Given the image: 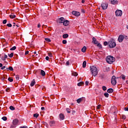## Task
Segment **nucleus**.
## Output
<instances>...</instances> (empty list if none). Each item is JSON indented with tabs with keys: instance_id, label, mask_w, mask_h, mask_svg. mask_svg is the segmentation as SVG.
<instances>
[{
	"instance_id": "obj_55",
	"label": "nucleus",
	"mask_w": 128,
	"mask_h": 128,
	"mask_svg": "<svg viewBox=\"0 0 128 128\" xmlns=\"http://www.w3.org/2000/svg\"><path fill=\"white\" fill-rule=\"evenodd\" d=\"M4 58L5 59V60H6V58H8V56L6 54H4Z\"/></svg>"
},
{
	"instance_id": "obj_34",
	"label": "nucleus",
	"mask_w": 128,
	"mask_h": 128,
	"mask_svg": "<svg viewBox=\"0 0 128 128\" xmlns=\"http://www.w3.org/2000/svg\"><path fill=\"white\" fill-rule=\"evenodd\" d=\"M66 110L68 114H70V109L67 108H66Z\"/></svg>"
},
{
	"instance_id": "obj_50",
	"label": "nucleus",
	"mask_w": 128,
	"mask_h": 128,
	"mask_svg": "<svg viewBox=\"0 0 128 128\" xmlns=\"http://www.w3.org/2000/svg\"><path fill=\"white\" fill-rule=\"evenodd\" d=\"M48 56H50V58H52V53H48Z\"/></svg>"
},
{
	"instance_id": "obj_54",
	"label": "nucleus",
	"mask_w": 128,
	"mask_h": 128,
	"mask_svg": "<svg viewBox=\"0 0 128 128\" xmlns=\"http://www.w3.org/2000/svg\"><path fill=\"white\" fill-rule=\"evenodd\" d=\"M122 120H126V117L124 116H122Z\"/></svg>"
},
{
	"instance_id": "obj_17",
	"label": "nucleus",
	"mask_w": 128,
	"mask_h": 128,
	"mask_svg": "<svg viewBox=\"0 0 128 128\" xmlns=\"http://www.w3.org/2000/svg\"><path fill=\"white\" fill-rule=\"evenodd\" d=\"M36 84V81L34 80V79L30 83V86H34V84Z\"/></svg>"
},
{
	"instance_id": "obj_29",
	"label": "nucleus",
	"mask_w": 128,
	"mask_h": 128,
	"mask_svg": "<svg viewBox=\"0 0 128 128\" xmlns=\"http://www.w3.org/2000/svg\"><path fill=\"white\" fill-rule=\"evenodd\" d=\"M16 49V46H14L13 47H12V48H10V50H15Z\"/></svg>"
},
{
	"instance_id": "obj_59",
	"label": "nucleus",
	"mask_w": 128,
	"mask_h": 128,
	"mask_svg": "<svg viewBox=\"0 0 128 128\" xmlns=\"http://www.w3.org/2000/svg\"><path fill=\"white\" fill-rule=\"evenodd\" d=\"M4 68H6V66H4L3 67H2L1 68V70H4Z\"/></svg>"
},
{
	"instance_id": "obj_25",
	"label": "nucleus",
	"mask_w": 128,
	"mask_h": 128,
	"mask_svg": "<svg viewBox=\"0 0 128 128\" xmlns=\"http://www.w3.org/2000/svg\"><path fill=\"white\" fill-rule=\"evenodd\" d=\"M39 116H40V114H34V118H38Z\"/></svg>"
},
{
	"instance_id": "obj_43",
	"label": "nucleus",
	"mask_w": 128,
	"mask_h": 128,
	"mask_svg": "<svg viewBox=\"0 0 128 128\" xmlns=\"http://www.w3.org/2000/svg\"><path fill=\"white\" fill-rule=\"evenodd\" d=\"M14 26H13V28H14V26H17V28H18V24H16V23H14Z\"/></svg>"
},
{
	"instance_id": "obj_47",
	"label": "nucleus",
	"mask_w": 128,
	"mask_h": 128,
	"mask_svg": "<svg viewBox=\"0 0 128 128\" xmlns=\"http://www.w3.org/2000/svg\"><path fill=\"white\" fill-rule=\"evenodd\" d=\"M6 92H10V88H6Z\"/></svg>"
},
{
	"instance_id": "obj_20",
	"label": "nucleus",
	"mask_w": 128,
	"mask_h": 128,
	"mask_svg": "<svg viewBox=\"0 0 128 128\" xmlns=\"http://www.w3.org/2000/svg\"><path fill=\"white\" fill-rule=\"evenodd\" d=\"M63 38H68V34H64L62 36Z\"/></svg>"
},
{
	"instance_id": "obj_56",
	"label": "nucleus",
	"mask_w": 128,
	"mask_h": 128,
	"mask_svg": "<svg viewBox=\"0 0 128 128\" xmlns=\"http://www.w3.org/2000/svg\"><path fill=\"white\" fill-rule=\"evenodd\" d=\"M26 54H28V51H26L25 52V56H26Z\"/></svg>"
},
{
	"instance_id": "obj_15",
	"label": "nucleus",
	"mask_w": 128,
	"mask_h": 128,
	"mask_svg": "<svg viewBox=\"0 0 128 128\" xmlns=\"http://www.w3.org/2000/svg\"><path fill=\"white\" fill-rule=\"evenodd\" d=\"M60 118L61 120H64V116L62 114H60Z\"/></svg>"
},
{
	"instance_id": "obj_6",
	"label": "nucleus",
	"mask_w": 128,
	"mask_h": 128,
	"mask_svg": "<svg viewBox=\"0 0 128 128\" xmlns=\"http://www.w3.org/2000/svg\"><path fill=\"white\" fill-rule=\"evenodd\" d=\"M102 10H106L108 8V3H103L101 4Z\"/></svg>"
},
{
	"instance_id": "obj_60",
	"label": "nucleus",
	"mask_w": 128,
	"mask_h": 128,
	"mask_svg": "<svg viewBox=\"0 0 128 128\" xmlns=\"http://www.w3.org/2000/svg\"><path fill=\"white\" fill-rule=\"evenodd\" d=\"M42 110H44V107L41 108Z\"/></svg>"
},
{
	"instance_id": "obj_35",
	"label": "nucleus",
	"mask_w": 128,
	"mask_h": 128,
	"mask_svg": "<svg viewBox=\"0 0 128 128\" xmlns=\"http://www.w3.org/2000/svg\"><path fill=\"white\" fill-rule=\"evenodd\" d=\"M2 120H3L6 121V120H7L8 118H6V116H3V117L2 118Z\"/></svg>"
},
{
	"instance_id": "obj_7",
	"label": "nucleus",
	"mask_w": 128,
	"mask_h": 128,
	"mask_svg": "<svg viewBox=\"0 0 128 128\" xmlns=\"http://www.w3.org/2000/svg\"><path fill=\"white\" fill-rule=\"evenodd\" d=\"M124 36L122 35H120L118 38V40L119 42H122L124 39Z\"/></svg>"
},
{
	"instance_id": "obj_52",
	"label": "nucleus",
	"mask_w": 128,
	"mask_h": 128,
	"mask_svg": "<svg viewBox=\"0 0 128 128\" xmlns=\"http://www.w3.org/2000/svg\"><path fill=\"white\" fill-rule=\"evenodd\" d=\"M46 60H50V58L48 56H46Z\"/></svg>"
},
{
	"instance_id": "obj_44",
	"label": "nucleus",
	"mask_w": 128,
	"mask_h": 128,
	"mask_svg": "<svg viewBox=\"0 0 128 128\" xmlns=\"http://www.w3.org/2000/svg\"><path fill=\"white\" fill-rule=\"evenodd\" d=\"M6 22H7L6 20H3L2 24H6Z\"/></svg>"
},
{
	"instance_id": "obj_48",
	"label": "nucleus",
	"mask_w": 128,
	"mask_h": 128,
	"mask_svg": "<svg viewBox=\"0 0 128 128\" xmlns=\"http://www.w3.org/2000/svg\"><path fill=\"white\" fill-rule=\"evenodd\" d=\"M66 66H70V61L68 60L66 62Z\"/></svg>"
},
{
	"instance_id": "obj_49",
	"label": "nucleus",
	"mask_w": 128,
	"mask_h": 128,
	"mask_svg": "<svg viewBox=\"0 0 128 128\" xmlns=\"http://www.w3.org/2000/svg\"><path fill=\"white\" fill-rule=\"evenodd\" d=\"M88 84H90V82H88V81H86L85 82L86 86H88Z\"/></svg>"
},
{
	"instance_id": "obj_5",
	"label": "nucleus",
	"mask_w": 128,
	"mask_h": 128,
	"mask_svg": "<svg viewBox=\"0 0 128 128\" xmlns=\"http://www.w3.org/2000/svg\"><path fill=\"white\" fill-rule=\"evenodd\" d=\"M116 16H122V10H116Z\"/></svg>"
},
{
	"instance_id": "obj_51",
	"label": "nucleus",
	"mask_w": 128,
	"mask_h": 128,
	"mask_svg": "<svg viewBox=\"0 0 128 128\" xmlns=\"http://www.w3.org/2000/svg\"><path fill=\"white\" fill-rule=\"evenodd\" d=\"M100 104H99L97 106V110H100Z\"/></svg>"
},
{
	"instance_id": "obj_41",
	"label": "nucleus",
	"mask_w": 128,
	"mask_h": 128,
	"mask_svg": "<svg viewBox=\"0 0 128 128\" xmlns=\"http://www.w3.org/2000/svg\"><path fill=\"white\" fill-rule=\"evenodd\" d=\"M104 46H108V42H104Z\"/></svg>"
},
{
	"instance_id": "obj_31",
	"label": "nucleus",
	"mask_w": 128,
	"mask_h": 128,
	"mask_svg": "<svg viewBox=\"0 0 128 128\" xmlns=\"http://www.w3.org/2000/svg\"><path fill=\"white\" fill-rule=\"evenodd\" d=\"M104 96H105L106 98H108V96H109L108 93V92H105V93L104 94Z\"/></svg>"
},
{
	"instance_id": "obj_53",
	"label": "nucleus",
	"mask_w": 128,
	"mask_h": 128,
	"mask_svg": "<svg viewBox=\"0 0 128 128\" xmlns=\"http://www.w3.org/2000/svg\"><path fill=\"white\" fill-rule=\"evenodd\" d=\"M1 59L2 60H6L4 59V56H2L1 57Z\"/></svg>"
},
{
	"instance_id": "obj_1",
	"label": "nucleus",
	"mask_w": 128,
	"mask_h": 128,
	"mask_svg": "<svg viewBox=\"0 0 128 128\" xmlns=\"http://www.w3.org/2000/svg\"><path fill=\"white\" fill-rule=\"evenodd\" d=\"M90 70H91V72L92 76H98V68H96V67L94 66H90Z\"/></svg>"
},
{
	"instance_id": "obj_19",
	"label": "nucleus",
	"mask_w": 128,
	"mask_h": 128,
	"mask_svg": "<svg viewBox=\"0 0 128 128\" xmlns=\"http://www.w3.org/2000/svg\"><path fill=\"white\" fill-rule=\"evenodd\" d=\"M86 46H84L82 48V52H86Z\"/></svg>"
},
{
	"instance_id": "obj_36",
	"label": "nucleus",
	"mask_w": 128,
	"mask_h": 128,
	"mask_svg": "<svg viewBox=\"0 0 128 128\" xmlns=\"http://www.w3.org/2000/svg\"><path fill=\"white\" fill-rule=\"evenodd\" d=\"M8 56L10 58H12L14 56V53L12 52L10 54H8Z\"/></svg>"
},
{
	"instance_id": "obj_16",
	"label": "nucleus",
	"mask_w": 128,
	"mask_h": 128,
	"mask_svg": "<svg viewBox=\"0 0 128 128\" xmlns=\"http://www.w3.org/2000/svg\"><path fill=\"white\" fill-rule=\"evenodd\" d=\"M107 92H108V94H112L114 92V90L112 88H110L107 90Z\"/></svg>"
},
{
	"instance_id": "obj_57",
	"label": "nucleus",
	"mask_w": 128,
	"mask_h": 128,
	"mask_svg": "<svg viewBox=\"0 0 128 128\" xmlns=\"http://www.w3.org/2000/svg\"><path fill=\"white\" fill-rule=\"evenodd\" d=\"M20 128H28V126H23L20 127Z\"/></svg>"
},
{
	"instance_id": "obj_62",
	"label": "nucleus",
	"mask_w": 128,
	"mask_h": 128,
	"mask_svg": "<svg viewBox=\"0 0 128 128\" xmlns=\"http://www.w3.org/2000/svg\"><path fill=\"white\" fill-rule=\"evenodd\" d=\"M38 28H40V24H38Z\"/></svg>"
},
{
	"instance_id": "obj_30",
	"label": "nucleus",
	"mask_w": 128,
	"mask_h": 128,
	"mask_svg": "<svg viewBox=\"0 0 128 128\" xmlns=\"http://www.w3.org/2000/svg\"><path fill=\"white\" fill-rule=\"evenodd\" d=\"M120 78H122V80H126V76H124V74L121 75Z\"/></svg>"
},
{
	"instance_id": "obj_42",
	"label": "nucleus",
	"mask_w": 128,
	"mask_h": 128,
	"mask_svg": "<svg viewBox=\"0 0 128 128\" xmlns=\"http://www.w3.org/2000/svg\"><path fill=\"white\" fill-rule=\"evenodd\" d=\"M44 126H46V128H48V123L44 122Z\"/></svg>"
},
{
	"instance_id": "obj_45",
	"label": "nucleus",
	"mask_w": 128,
	"mask_h": 128,
	"mask_svg": "<svg viewBox=\"0 0 128 128\" xmlns=\"http://www.w3.org/2000/svg\"><path fill=\"white\" fill-rule=\"evenodd\" d=\"M67 42H66V40H62V44H66Z\"/></svg>"
},
{
	"instance_id": "obj_37",
	"label": "nucleus",
	"mask_w": 128,
	"mask_h": 128,
	"mask_svg": "<svg viewBox=\"0 0 128 128\" xmlns=\"http://www.w3.org/2000/svg\"><path fill=\"white\" fill-rule=\"evenodd\" d=\"M10 18H16V15L11 14L10 15Z\"/></svg>"
},
{
	"instance_id": "obj_26",
	"label": "nucleus",
	"mask_w": 128,
	"mask_h": 128,
	"mask_svg": "<svg viewBox=\"0 0 128 128\" xmlns=\"http://www.w3.org/2000/svg\"><path fill=\"white\" fill-rule=\"evenodd\" d=\"M99 78H101L102 80V78H104V75L102 74H100L99 76Z\"/></svg>"
},
{
	"instance_id": "obj_10",
	"label": "nucleus",
	"mask_w": 128,
	"mask_h": 128,
	"mask_svg": "<svg viewBox=\"0 0 128 128\" xmlns=\"http://www.w3.org/2000/svg\"><path fill=\"white\" fill-rule=\"evenodd\" d=\"M63 24L65 26H68L70 24V21L68 20H64V22H63Z\"/></svg>"
},
{
	"instance_id": "obj_13",
	"label": "nucleus",
	"mask_w": 128,
	"mask_h": 128,
	"mask_svg": "<svg viewBox=\"0 0 128 128\" xmlns=\"http://www.w3.org/2000/svg\"><path fill=\"white\" fill-rule=\"evenodd\" d=\"M111 4H117L118 3V0H111Z\"/></svg>"
},
{
	"instance_id": "obj_9",
	"label": "nucleus",
	"mask_w": 128,
	"mask_h": 128,
	"mask_svg": "<svg viewBox=\"0 0 128 128\" xmlns=\"http://www.w3.org/2000/svg\"><path fill=\"white\" fill-rule=\"evenodd\" d=\"M72 14H74V16H79L80 15V12H78L72 11Z\"/></svg>"
},
{
	"instance_id": "obj_23",
	"label": "nucleus",
	"mask_w": 128,
	"mask_h": 128,
	"mask_svg": "<svg viewBox=\"0 0 128 128\" xmlns=\"http://www.w3.org/2000/svg\"><path fill=\"white\" fill-rule=\"evenodd\" d=\"M84 84V82H81L78 84V86H82V84Z\"/></svg>"
},
{
	"instance_id": "obj_21",
	"label": "nucleus",
	"mask_w": 128,
	"mask_h": 128,
	"mask_svg": "<svg viewBox=\"0 0 128 128\" xmlns=\"http://www.w3.org/2000/svg\"><path fill=\"white\" fill-rule=\"evenodd\" d=\"M86 66V62L84 61L82 64V68H84Z\"/></svg>"
},
{
	"instance_id": "obj_8",
	"label": "nucleus",
	"mask_w": 128,
	"mask_h": 128,
	"mask_svg": "<svg viewBox=\"0 0 128 128\" xmlns=\"http://www.w3.org/2000/svg\"><path fill=\"white\" fill-rule=\"evenodd\" d=\"M64 18L62 17L58 20V22L59 24H64Z\"/></svg>"
},
{
	"instance_id": "obj_63",
	"label": "nucleus",
	"mask_w": 128,
	"mask_h": 128,
	"mask_svg": "<svg viewBox=\"0 0 128 128\" xmlns=\"http://www.w3.org/2000/svg\"><path fill=\"white\" fill-rule=\"evenodd\" d=\"M0 68H2V64L0 63Z\"/></svg>"
},
{
	"instance_id": "obj_58",
	"label": "nucleus",
	"mask_w": 128,
	"mask_h": 128,
	"mask_svg": "<svg viewBox=\"0 0 128 128\" xmlns=\"http://www.w3.org/2000/svg\"><path fill=\"white\" fill-rule=\"evenodd\" d=\"M124 110H126V111L128 112V108H124Z\"/></svg>"
},
{
	"instance_id": "obj_18",
	"label": "nucleus",
	"mask_w": 128,
	"mask_h": 128,
	"mask_svg": "<svg viewBox=\"0 0 128 128\" xmlns=\"http://www.w3.org/2000/svg\"><path fill=\"white\" fill-rule=\"evenodd\" d=\"M40 74L42 76H46V72H44V71L43 70H41Z\"/></svg>"
},
{
	"instance_id": "obj_33",
	"label": "nucleus",
	"mask_w": 128,
	"mask_h": 128,
	"mask_svg": "<svg viewBox=\"0 0 128 128\" xmlns=\"http://www.w3.org/2000/svg\"><path fill=\"white\" fill-rule=\"evenodd\" d=\"M8 70H10V72H12V70H14V68H12V66H9Z\"/></svg>"
},
{
	"instance_id": "obj_40",
	"label": "nucleus",
	"mask_w": 128,
	"mask_h": 128,
	"mask_svg": "<svg viewBox=\"0 0 128 128\" xmlns=\"http://www.w3.org/2000/svg\"><path fill=\"white\" fill-rule=\"evenodd\" d=\"M96 46H98V48H102V44L98 43L97 44Z\"/></svg>"
},
{
	"instance_id": "obj_39",
	"label": "nucleus",
	"mask_w": 128,
	"mask_h": 128,
	"mask_svg": "<svg viewBox=\"0 0 128 128\" xmlns=\"http://www.w3.org/2000/svg\"><path fill=\"white\" fill-rule=\"evenodd\" d=\"M16 79L17 80H20V76H18V75H16Z\"/></svg>"
},
{
	"instance_id": "obj_22",
	"label": "nucleus",
	"mask_w": 128,
	"mask_h": 128,
	"mask_svg": "<svg viewBox=\"0 0 128 128\" xmlns=\"http://www.w3.org/2000/svg\"><path fill=\"white\" fill-rule=\"evenodd\" d=\"M78 73L76 72H73L72 73V75L74 76H78Z\"/></svg>"
},
{
	"instance_id": "obj_3",
	"label": "nucleus",
	"mask_w": 128,
	"mask_h": 128,
	"mask_svg": "<svg viewBox=\"0 0 128 128\" xmlns=\"http://www.w3.org/2000/svg\"><path fill=\"white\" fill-rule=\"evenodd\" d=\"M106 62L108 64H112V62H114V58L112 56H108L106 58Z\"/></svg>"
},
{
	"instance_id": "obj_12",
	"label": "nucleus",
	"mask_w": 128,
	"mask_h": 128,
	"mask_svg": "<svg viewBox=\"0 0 128 128\" xmlns=\"http://www.w3.org/2000/svg\"><path fill=\"white\" fill-rule=\"evenodd\" d=\"M14 126H16L18 124V120L17 119H14L12 122Z\"/></svg>"
},
{
	"instance_id": "obj_64",
	"label": "nucleus",
	"mask_w": 128,
	"mask_h": 128,
	"mask_svg": "<svg viewBox=\"0 0 128 128\" xmlns=\"http://www.w3.org/2000/svg\"><path fill=\"white\" fill-rule=\"evenodd\" d=\"M82 4H84V0H82Z\"/></svg>"
},
{
	"instance_id": "obj_4",
	"label": "nucleus",
	"mask_w": 128,
	"mask_h": 128,
	"mask_svg": "<svg viewBox=\"0 0 128 128\" xmlns=\"http://www.w3.org/2000/svg\"><path fill=\"white\" fill-rule=\"evenodd\" d=\"M111 82L112 86H116V76H113L111 79Z\"/></svg>"
},
{
	"instance_id": "obj_11",
	"label": "nucleus",
	"mask_w": 128,
	"mask_h": 128,
	"mask_svg": "<svg viewBox=\"0 0 128 128\" xmlns=\"http://www.w3.org/2000/svg\"><path fill=\"white\" fill-rule=\"evenodd\" d=\"M92 42H94V44H98V41L96 40V38L93 37Z\"/></svg>"
},
{
	"instance_id": "obj_46",
	"label": "nucleus",
	"mask_w": 128,
	"mask_h": 128,
	"mask_svg": "<svg viewBox=\"0 0 128 128\" xmlns=\"http://www.w3.org/2000/svg\"><path fill=\"white\" fill-rule=\"evenodd\" d=\"M7 26H8V28H12V25L11 24H7Z\"/></svg>"
},
{
	"instance_id": "obj_24",
	"label": "nucleus",
	"mask_w": 128,
	"mask_h": 128,
	"mask_svg": "<svg viewBox=\"0 0 128 128\" xmlns=\"http://www.w3.org/2000/svg\"><path fill=\"white\" fill-rule=\"evenodd\" d=\"M44 40L46 42H52V40H50V39L48 38H45Z\"/></svg>"
},
{
	"instance_id": "obj_27",
	"label": "nucleus",
	"mask_w": 128,
	"mask_h": 128,
	"mask_svg": "<svg viewBox=\"0 0 128 128\" xmlns=\"http://www.w3.org/2000/svg\"><path fill=\"white\" fill-rule=\"evenodd\" d=\"M82 100V98H80L76 100V102L78 104H80Z\"/></svg>"
},
{
	"instance_id": "obj_61",
	"label": "nucleus",
	"mask_w": 128,
	"mask_h": 128,
	"mask_svg": "<svg viewBox=\"0 0 128 128\" xmlns=\"http://www.w3.org/2000/svg\"><path fill=\"white\" fill-rule=\"evenodd\" d=\"M82 14H84V10H82Z\"/></svg>"
},
{
	"instance_id": "obj_14",
	"label": "nucleus",
	"mask_w": 128,
	"mask_h": 128,
	"mask_svg": "<svg viewBox=\"0 0 128 128\" xmlns=\"http://www.w3.org/2000/svg\"><path fill=\"white\" fill-rule=\"evenodd\" d=\"M49 124L50 126H54L56 124V122L54 121H50Z\"/></svg>"
},
{
	"instance_id": "obj_32",
	"label": "nucleus",
	"mask_w": 128,
	"mask_h": 128,
	"mask_svg": "<svg viewBox=\"0 0 128 128\" xmlns=\"http://www.w3.org/2000/svg\"><path fill=\"white\" fill-rule=\"evenodd\" d=\"M8 82H14V79H12L10 78H8Z\"/></svg>"
},
{
	"instance_id": "obj_38",
	"label": "nucleus",
	"mask_w": 128,
	"mask_h": 128,
	"mask_svg": "<svg viewBox=\"0 0 128 128\" xmlns=\"http://www.w3.org/2000/svg\"><path fill=\"white\" fill-rule=\"evenodd\" d=\"M102 90H106V86H102Z\"/></svg>"
},
{
	"instance_id": "obj_28",
	"label": "nucleus",
	"mask_w": 128,
	"mask_h": 128,
	"mask_svg": "<svg viewBox=\"0 0 128 128\" xmlns=\"http://www.w3.org/2000/svg\"><path fill=\"white\" fill-rule=\"evenodd\" d=\"M10 109L11 110H16V108H14V107L13 106H10Z\"/></svg>"
},
{
	"instance_id": "obj_2",
	"label": "nucleus",
	"mask_w": 128,
	"mask_h": 128,
	"mask_svg": "<svg viewBox=\"0 0 128 128\" xmlns=\"http://www.w3.org/2000/svg\"><path fill=\"white\" fill-rule=\"evenodd\" d=\"M116 42H114V40L112 38V40L108 42V46L110 48H116Z\"/></svg>"
}]
</instances>
